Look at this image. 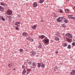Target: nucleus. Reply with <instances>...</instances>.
<instances>
[{
  "label": "nucleus",
  "instance_id": "nucleus-1",
  "mask_svg": "<svg viewBox=\"0 0 75 75\" xmlns=\"http://www.w3.org/2000/svg\"><path fill=\"white\" fill-rule=\"evenodd\" d=\"M42 42L45 45H48L49 43V40L48 39H44L42 40Z\"/></svg>",
  "mask_w": 75,
  "mask_h": 75
},
{
  "label": "nucleus",
  "instance_id": "nucleus-2",
  "mask_svg": "<svg viewBox=\"0 0 75 75\" xmlns=\"http://www.w3.org/2000/svg\"><path fill=\"white\" fill-rule=\"evenodd\" d=\"M13 12L12 11L10 10H7L6 12L7 14L8 15H9V16H10L12 14V13Z\"/></svg>",
  "mask_w": 75,
  "mask_h": 75
},
{
  "label": "nucleus",
  "instance_id": "nucleus-3",
  "mask_svg": "<svg viewBox=\"0 0 75 75\" xmlns=\"http://www.w3.org/2000/svg\"><path fill=\"white\" fill-rule=\"evenodd\" d=\"M62 20V17H60L57 19V22H60Z\"/></svg>",
  "mask_w": 75,
  "mask_h": 75
},
{
  "label": "nucleus",
  "instance_id": "nucleus-4",
  "mask_svg": "<svg viewBox=\"0 0 75 75\" xmlns=\"http://www.w3.org/2000/svg\"><path fill=\"white\" fill-rule=\"evenodd\" d=\"M66 36H69V38H72V35L70 34L69 33H67L66 34Z\"/></svg>",
  "mask_w": 75,
  "mask_h": 75
},
{
  "label": "nucleus",
  "instance_id": "nucleus-5",
  "mask_svg": "<svg viewBox=\"0 0 75 75\" xmlns=\"http://www.w3.org/2000/svg\"><path fill=\"white\" fill-rule=\"evenodd\" d=\"M33 7H36L37 6L38 4L37 2H34L33 4Z\"/></svg>",
  "mask_w": 75,
  "mask_h": 75
},
{
  "label": "nucleus",
  "instance_id": "nucleus-6",
  "mask_svg": "<svg viewBox=\"0 0 75 75\" xmlns=\"http://www.w3.org/2000/svg\"><path fill=\"white\" fill-rule=\"evenodd\" d=\"M71 75H74L75 74V70H73L70 73Z\"/></svg>",
  "mask_w": 75,
  "mask_h": 75
},
{
  "label": "nucleus",
  "instance_id": "nucleus-7",
  "mask_svg": "<svg viewBox=\"0 0 75 75\" xmlns=\"http://www.w3.org/2000/svg\"><path fill=\"white\" fill-rule=\"evenodd\" d=\"M32 65L33 67H35L37 66V64H36V63L33 62L32 64Z\"/></svg>",
  "mask_w": 75,
  "mask_h": 75
},
{
  "label": "nucleus",
  "instance_id": "nucleus-8",
  "mask_svg": "<svg viewBox=\"0 0 75 75\" xmlns=\"http://www.w3.org/2000/svg\"><path fill=\"white\" fill-rule=\"evenodd\" d=\"M39 38H40V39H43L44 38H45V36L44 35H42L41 36H39Z\"/></svg>",
  "mask_w": 75,
  "mask_h": 75
},
{
  "label": "nucleus",
  "instance_id": "nucleus-9",
  "mask_svg": "<svg viewBox=\"0 0 75 75\" xmlns=\"http://www.w3.org/2000/svg\"><path fill=\"white\" fill-rule=\"evenodd\" d=\"M4 10V8L0 6V10L1 11H3Z\"/></svg>",
  "mask_w": 75,
  "mask_h": 75
},
{
  "label": "nucleus",
  "instance_id": "nucleus-10",
  "mask_svg": "<svg viewBox=\"0 0 75 75\" xmlns=\"http://www.w3.org/2000/svg\"><path fill=\"white\" fill-rule=\"evenodd\" d=\"M22 35L23 37H26L27 35V34L25 32H24L22 34Z\"/></svg>",
  "mask_w": 75,
  "mask_h": 75
},
{
  "label": "nucleus",
  "instance_id": "nucleus-11",
  "mask_svg": "<svg viewBox=\"0 0 75 75\" xmlns=\"http://www.w3.org/2000/svg\"><path fill=\"white\" fill-rule=\"evenodd\" d=\"M67 40L69 42H71L72 41V39H69L68 38H67Z\"/></svg>",
  "mask_w": 75,
  "mask_h": 75
},
{
  "label": "nucleus",
  "instance_id": "nucleus-12",
  "mask_svg": "<svg viewBox=\"0 0 75 75\" xmlns=\"http://www.w3.org/2000/svg\"><path fill=\"white\" fill-rule=\"evenodd\" d=\"M20 24V22H16L15 23V25H17V26L19 27V26L18 25V24Z\"/></svg>",
  "mask_w": 75,
  "mask_h": 75
},
{
  "label": "nucleus",
  "instance_id": "nucleus-13",
  "mask_svg": "<svg viewBox=\"0 0 75 75\" xmlns=\"http://www.w3.org/2000/svg\"><path fill=\"white\" fill-rule=\"evenodd\" d=\"M65 12L66 13H69V10L68 9H66L65 10Z\"/></svg>",
  "mask_w": 75,
  "mask_h": 75
},
{
  "label": "nucleus",
  "instance_id": "nucleus-14",
  "mask_svg": "<svg viewBox=\"0 0 75 75\" xmlns=\"http://www.w3.org/2000/svg\"><path fill=\"white\" fill-rule=\"evenodd\" d=\"M25 73H26V71L24 69L23 71L22 74L23 75H25Z\"/></svg>",
  "mask_w": 75,
  "mask_h": 75
},
{
  "label": "nucleus",
  "instance_id": "nucleus-15",
  "mask_svg": "<svg viewBox=\"0 0 75 75\" xmlns=\"http://www.w3.org/2000/svg\"><path fill=\"white\" fill-rule=\"evenodd\" d=\"M31 53L32 55H35L36 53L34 52V51H32Z\"/></svg>",
  "mask_w": 75,
  "mask_h": 75
},
{
  "label": "nucleus",
  "instance_id": "nucleus-16",
  "mask_svg": "<svg viewBox=\"0 0 75 75\" xmlns=\"http://www.w3.org/2000/svg\"><path fill=\"white\" fill-rule=\"evenodd\" d=\"M36 27H37V26L35 25H34L33 26H32L31 27L32 28V29H35V28H36Z\"/></svg>",
  "mask_w": 75,
  "mask_h": 75
},
{
  "label": "nucleus",
  "instance_id": "nucleus-17",
  "mask_svg": "<svg viewBox=\"0 0 75 75\" xmlns=\"http://www.w3.org/2000/svg\"><path fill=\"white\" fill-rule=\"evenodd\" d=\"M57 69H58V67H55L54 69V70L55 71H56L57 70Z\"/></svg>",
  "mask_w": 75,
  "mask_h": 75
},
{
  "label": "nucleus",
  "instance_id": "nucleus-18",
  "mask_svg": "<svg viewBox=\"0 0 75 75\" xmlns=\"http://www.w3.org/2000/svg\"><path fill=\"white\" fill-rule=\"evenodd\" d=\"M55 40H56V41H58V40H59V39L57 37H56L55 38Z\"/></svg>",
  "mask_w": 75,
  "mask_h": 75
},
{
  "label": "nucleus",
  "instance_id": "nucleus-19",
  "mask_svg": "<svg viewBox=\"0 0 75 75\" xmlns=\"http://www.w3.org/2000/svg\"><path fill=\"white\" fill-rule=\"evenodd\" d=\"M44 1V0H40V3L41 4Z\"/></svg>",
  "mask_w": 75,
  "mask_h": 75
},
{
  "label": "nucleus",
  "instance_id": "nucleus-20",
  "mask_svg": "<svg viewBox=\"0 0 75 75\" xmlns=\"http://www.w3.org/2000/svg\"><path fill=\"white\" fill-rule=\"evenodd\" d=\"M64 22L66 23H68V20L65 18L64 20Z\"/></svg>",
  "mask_w": 75,
  "mask_h": 75
},
{
  "label": "nucleus",
  "instance_id": "nucleus-21",
  "mask_svg": "<svg viewBox=\"0 0 75 75\" xmlns=\"http://www.w3.org/2000/svg\"><path fill=\"white\" fill-rule=\"evenodd\" d=\"M8 67H12V64H11V63L9 64H8Z\"/></svg>",
  "mask_w": 75,
  "mask_h": 75
},
{
  "label": "nucleus",
  "instance_id": "nucleus-22",
  "mask_svg": "<svg viewBox=\"0 0 75 75\" xmlns=\"http://www.w3.org/2000/svg\"><path fill=\"white\" fill-rule=\"evenodd\" d=\"M42 68H44L45 67V64H42V65L41 66Z\"/></svg>",
  "mask_w": 75,
  "mask_h": 75
},
{
  "label": "nucleus",
  "instance_id": "nucleus-23",
  "mask_svg": "<svg viewBox=\"0 0 75 75\" xmlns=\"http://www.w3.org/2000/svg\"><path fill=\"white\" fill-rule=\"evenodd\" d=\"M72 17H72V15H69V18H70V19H71V18H72Z\"/></svg>",
  "mask_w": 75,
  "mask_h": 75
},
{
  "label": "nucleus",
  "instance_id": "nucleus-24",
  "mask_svg": "<svg viewBox=\"0 0 75 75\" xmlns=\"http://www.w3.org/2000/svg\"><path fill=\"white\" fill-rule=\"evenodd\" d=\"M67 43H64L63 44V47H67Z\"/></svg>",
  "mask_w": 75,
  "mask_h": 75
},
{
  "label": "nucleus",
  "instance_id": "nucleus-25",
  "mask_svg": "<svg viewBox=\"0 0 75 75\" xmlns=\"http://www.w3.org/2000/svg\"><path fill=\"white\" fill-rule=\"evenodd\" d=\"M60 34V33H59V32H57L56 33V35H59Z\"/></svg>",
  "mask_w": 75,
  "mask_h": 75
},
{
  "label": "nucleus",
  "instance_id": "nucleus-26",
  "mask_svg": "<svg viewBox=\"0 0 75 75\" xmlns=\"http://www.w3.org/2000/svg\"><path fill=\"white\" fill-rule=\"evenodd\" d=\"M40 67H41V64L39 63H38V68H40Z\"/></svg>",
  "mask_w": 75,
  "mask_h": 75
},
{
  "label": "nucleus",
  "instance_id": "nucleus-27",
  "mask_svg": "<svg viewBox=\"0 0 75 75\" xmlns=\"http://www.w3.org/2000/svg\"><path fill=\"white\" fill-rule=\"evenodd\" d=\"M1 19L3 21H5V19L3 17H1Z\"/></svg>",
  "mask_w": 75,
  "mask_h": 75
},
{
  "label": "nucleus",
  "instance_id": "nucleus-28",
  "mask_svg": "<svg viewBox=\"0 0 75 75\" xmlns=\"http://www.w3.org/2000/svg\"><path fill=\"white\" fill-rule=\"evenodd\" d=\"M38 47L40 48H42V45H39Z\"/></svg>",
  "mask_w": 75,
  "mask_h": 75
},
{
  "label": "nucleus",
  "instance_id": "nucleus-29",
  "mask_svg": "<svg viewBox=\"0 0 75 75\" xmlns=\"http://www.w3.org/2000/svg\"><path fill=\"white\" fill-rule=\"evenodd\" d=\"M20 51L21 52L23 53V50L22 49H21L20 50Z\"/></svg>",
  "mask_w": 75,
  "mask_h": 75
},
{
  "label": "nucleus",
  "instance_id": "nucleus-30",
  "mask_svg": "<svg viewBox=\"0 0 75 75\" xmlns=\"http://www.w3.org/2000/svg\"><path fill=\"white\" fill-rule=\"evenodd\" d=\"M1 6H4L5 5L4 4L3 2H1Z\"/></svg>",
  "mask_w": 75,
  "mask_h": 75
},
{
  "label": "nucleus",
  "instance_id": "nucleus-31",
  "mask_svg": "<svg viewBox=\"0 0 75 75\" xmlns=\"http://www.w3.org/2000/svg\"><path fill=\"white\" fill-rule=\"evenodd\" d=\"M71 45H68V48H69V49H70V48H71Z\"/></svg>",
  "mask_w": 75,
  "mask_h": 75
},
{
  "label": "nucleus",
  "instance_id": "nucleus-32",
  "mask_svg": "<svg viewBox=\"0 0 75 75\" xmlns=\"http://www.w3.org/2000/svg\"><path fill=\"white\" fill-rule=\"evenodd\" d=\"M30 41L31 42H33L34 41V39H30Z\"/></svg>",
  "mask_w": 75,
  "mask_h": 75
},
{
  "label": "nucleus",
  "instance_id": "nucleus-33",
  "mask_svg": "<svg viewBox=\"0 0 75 75\" xmlns=\"http://www.w3.org/2000/svg\"><path fill=\"white\" fill-rule=\"evenodd\" d=\"M59 11L60 13H63V11L62 10L60 9H59Z\"/></svg>",
  "mask_w": 75,
  "mask_h": 75
},
{
  "label": "nucleus",
  "instance_id": "nucleus-34",
  "mask_svg": "<svg viewBox=\"0 0 75 75\" xmlns=\"http://www.w3.org/2000/svg\"><path fill=\"white\" fill-rule=\"evenodd\" d=\"M72 45H73V46H75V42H73L72 43Z\"/></svg>",
  "mask_w": 75,
  "mask_h": 75
},
{
  "label": "nucleus",
  "instance_id": "nucleus-35",
  "mask_svg": "<svg viewBox=\"0 0 75 75\" xmlns=\"http://www.w3.org/2000/svg\"><path fill=\"white\" fill-rule=\"evenodd\" d=\"M27 71H28V72H30V71H31V69H27Z\"/></svg>",
  "mask_w": 75,
  "mask_h": 75
},
{
  "label": "nucleus",
  "instance_id": "nucleus-36",
  "mask_svg": "<svg viewBox=\"0 0 75 75\" xmlns=\"http://www.w3.org/2000/svg\"><path fill=\"white\" fill-rule=\"evenodd\" d=\"M28 40H31V38L30 37H28V38H26Z\"/></svg>",
  "mask_w": 75,
  "mask_h": 75
},
{
  "label": "nucleus",
  "instance_id": "nucleus-37",
  "mask_svg": "<svg viewBox=\"0 0 75 75\" xmlns=\"http://www.w3.org/2000/svg\"><path fill=\"white\" fill-rule=\"evenodd\" d=\"M22 68H23V69H25V67L24 66H22Z\"/></svg>",
  "mask_w": 75,
  "mask_h": 75
},
{
  "label": "nucleus",
  "instance_id": "nucleus-38",
  "mask_svg": "<svg viewBox=\"0 0 75 75\" xmlns=\"http://www.w3.org/2000/svg\"><path fill=\"white\" fill-rule=\"evenodd\" d=\"M62 27H66V26H65V25H64V24H63L62 25Z\"/></svg>",
  "mask_w": 75,
  "mask_h": 75
},
{
  "label": "nucleus",
  "instance_id": "nucleus-39",
  "mask_svg": "<svg viewBox=\"0 0 75 75\" xmlns=\"http://www.w3.org/2000/svg\"><path fill=\"white\" fill-rule=\"evenodd\" d=\"M16 29L17 30H18V28L17 27H16Z\"/></svg>",
  "mask_w": 75,
  "mask_h": 75
},
{
  "label": "nucleus",
  "instance_id": "nucleus-40",
  "mask_svg": "<svg viewBox=\"0 0 75 75\" xmlns=\"http://www.w3.org/2000/svg\"><path fill=\"white\" fill-rule=\"evenodd\" d=\"M72 19L73 20H75V17H73L72 18Z\"/></svg>",
  "mask_w": 75,
  "mask_h": 75
},
{
  "label": "nucleus",
  "instance_id": "nucleus-41",
  "mask_svg": "<svg viewBox=\"0 0 75 75\" xmlns=\"http://www.w3.org/2000/svg\"><path fill=\"white\" fill-rule=\"evenodd\" d=\"M28 64H29V65H31V62H29L28 63Z\"/></svg>",
  "mask_w": 75,
  "mask_h": 75
},
{
  "label": "nucleus",
  "instance_id": "nucleus-42",
  "mask_svg": "<svg viewBox=\"0 0 75 75\" xmlns=\"http://www.w3.org/2000/svg\"><path fill=\"white\" fill-rule=\"evenodd\" d=\"M56 54H58V51H56Z\"/></svg>",
  "mask_w": 75,
  "mask_h": 75
},
{
  "label": "nucleus",
  "instance_id": "nucleus-43",
  "mask_svg": "<svg viewBox=\"0 0 75 75\" xmlns=\"http://www.w3.org/2000/svg\"><path fill=\"white\" fill-rule=\"evenodd\" d=\"M16 52H16V51H15V53H16Z\"/></svg>",
  "mask_w": 75,
  "mask_h": 75
},
{
  "label": "nucleus",
  "instance_id": "nucleus-44",
  "mask_svg": "<svg viewBox=\"0 0 75 75\" xmlns=\"http://www.w3.org/2000/svg\"><path fill=\"white\" fill-rule=\"evenodd\" d=\"M27 74H29V73L28 72H27Z\"/></svg>",
  "mask_w": 75,
  "mask_h": 75
},
{
  "label": "nucleus",
  "instance_id": "nucleus-45",
  "mask_svg": "<svg viewBox=\"0 0 75 75\" xmlns=\"http://www.w3.org/2000/svg\"><path fill=\"white\" fill-rule=\"evenodd\" d=\"M14 70H16V69H14Z\"/></svg>",
  "mask_w": 75,
  "mask_h": 75
},
{
  "label": "nucleus",
  "instance_id": "nucleus-46",
  "mask_svg": "<svg viewBox=\"0 0 75 75\" xmlns=\"http://www.w3.org/2000/svg\"><path fill=\"white\" fill-rule=\"evenodd\" d=\"M27 1H28V0H26Z\"/></svg>",
  "mask_w": 75,
  "mask_h": 75
},
{
  "label": "nucleus",
  "instance_id": "nucleus-47",
  "mask_svg": "<svg viewBox=\"0 0 75 75\" xmlns=\"http://www.w3.org/2000/svg\"><path fill=\"white\" fill-rule=\"evenodd\" d=\"M74 8H75V7H74Z\"/></svg>",
  "mask_w": 75,
  "mask_h": 75
}]
</instances>
